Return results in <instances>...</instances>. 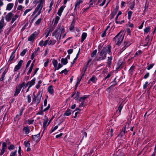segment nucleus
Returning <instances> with one entry per match:
<instances>
[{"label":"nucleus","mask_w":156,"mask_h":156,"mask_svg":"<svg viewBox=\"0 0 156 156\" xmlns=\"http://www.w3.org/2000/svg\"><path fill=\"white\" fill-rule=\"evenodd\" d=\"M111 51L110 46L103 47L102 50L99 51V56L97 58L96 60L100 61L105 59L106 57L107 54H110Z\"/></svg>","instance_id":"obj_1"},{"label":"nucleus","mask_w":156,"mask_h":156,"mask_svg":"<svg viewBox=\"0 0 156 156\" xmlns=\"http://www.w3.org/2000/svg\"><path fill=\"white\" fill-rule=\"evenodd\" d=\"M64 27L63 26H60L53 32L52 35L54 36L57 41L61 39V34L64 32Z\"/></svg>","instance_id":"obj_2"},{"label":"nucleus","mask_w":156,"mask_h":156,"mask_svg":"<svg viewBox=\"0 0 156 156\" xmlns=\"http://www.w3.org/2000/svg\"><path fill=\"white\" fill-rule=\"evenodd\" d=\"M44 0H39V4L37 6L36 8L35 9L32 15H34L38 12V14L35 18L37 16L39 15L41 13V10L43 6V3Z\"/></svg>","instance_id":"obj_3"},{"label":"nucleus","mask_w":156,"mask_h":156,"mask_svg":"<svg viewBox=\"0 0 156 156\" xmlns=\"http://www.w3.org/2000/svg\"><path fill=\"white\" fill-rule=\"evenodd\" d=\"M124 35L122 34L121 32L119 33L114 38L117 41V44L119 45L121 42L123 41L124 38Z\"/></svg>","instance_id":"obj_4"},{"label":"nucleus","mask_w":156,"mask_h":156,"mask_svg":"<svg viewBox=\"0 0 156 156\" xmlns=\"http://www.w3.org/2000/svg\"><path fill=\"white\" fill-rule=\"evenodd\" d=\"M65 7V6H62L61 7H60V8L59 9L58 12H57V14L59 16H56L55 18V23L54 24L57 25V24L58 23V22L60 19V17L59 16H61L62 13V12H63L64 9Z\"/></svg>","instance_id":"obj_5"},{"label":"nucleus","mask_w":156,"mask_h":156,"mask_svg":"<svg viewBox=\"0 0 156 156\" xmlns=\"http://www.w3.org/2000/svg\"><path fill=\"white\" fill-rule=\"evenodd\" d=\"M40 93L41 92L40 91L37 97L34 96L33 99V102L36 103L37 105L40 102L42 96V94H40Z\"/></svg>","instance_id":"obj_6"},{"label":"nucleus","mask_w":156,"mask_h":156,"mask_svg":"<svg viewBox=\"0 0 156 156\" xmlns=\"http://www.w3.org/2000/svg\"><path fill=\"white\" fill-rule=\"evenodd\" d=\"M23 83H22V84H20L17 85L14 95V96H17L19 94L23 87Z\"/></svg>","instance_id":"obj_7"},{"label":"nucleus","mask_w":156,"mask_h":156,"mask_svg":"<svg viewBox=\"0 0 156 156\" xmlns=\"http://www.w3.org/2000/svg\"><path fill=\"white\" fill-rule=\"evenodd\" d=\"M37 35V32H34L33 34H32L28 38V41H29L32 42L33 41L35 37Z\"/></svg>","instance_id":"obj_8"},{"label":"nucleus","mask_w":156,"mask_h":156,"mask_svg":"<svg viewBox=\"0 0 156 156\" xmlns=\"http://www.w3.org/2000/svg\"><path fill=\"white\" fill-rule=\"evenodd\" d=\"M35 78H34L30 81H29L27 83L26 86H28L29 88H30L32 86L34 85L35 83Z\"/></svg>","instance_id":"obj_9"},{"label":"nucleus","mask_w":156,"mask_h":156,"mask_svg":"<svg viewBox=\"0 0 156 156\" xmlns=\"http://www.w3.org/2000/svg\"><path fill=\"white\" fill-rule=\"evenodd\" d=\"M23 61L22 60H20L18 64L15 66L14 68V71H16L19 70L21 68Z\"/></svg>","instance_id":"obj_10"},{"label":"nucleus","mask_w":156,"mask_h":156,"mask_svg":"<svg viewBox=\"0 0 156 156\" xmlns=\"http://www.w3.org/2000/svg\"><path fill=\"white\" fill-rule=\"evenodd\" d=\"M130 44V42H125L121 45V49L122 51L124 50L128 47Z\"/></svg>","instance_id":"obj_11"},{"label":"nucleus","mask_w":156,"mask_h":156,"mask_svg":"<svg viewBox=\"0 0 156 156\" xmlns=\"http://www.w3.org/2000/svg\"><path fill=\"white\" fill-rule=\"evenodd\" d=\"M126 132V125L122 128V130L120 132V134L118 135V136L119 137H122L124 136Z\"/></svg>","instance_id":"obj_12"},{"label":"nucleus","mask_w":156,"mask_h":156,"mask_svg":"<svg viewBox=\"0 0 156 156\" xmlns=\"http://www.w3.org/2000/svg\"><path fill=\"white\" fill-rule=\"evenodd\" d=\"M48 39L46 40L44 42L43 40H42L40 41L39 43V45L41 47L43 46H46L48 44Z\"/></svg>","instance_id":"obj_13"},{"label":"nucleus","mask_w":156,"mask_h":156,"mask_svg":"<svg viewBox=\"0 0 156 156\" xmlns=\"http://www.w3.org/2000/svg\"><path fill=\"white\" fill-rule=\"evenodd\" d=\"M13 16V14L12 12H9L8 13L6 16L5 18L7 22H9L11 19V18Z\"/></svg>","instance_id":"obj_14"},{"label":"nucleus","mask_w":156,"mask_h":156,"mask_svg":"<svg viewBox=\"0 0 156 156\" xmlns=\"http://www.w3.org/2000/svg\"><path fill=\"white\" fill-rule=\"evenodd\" d=\"M6 145L5 143H3L2 146V149L0 152V155H2L5 152L6 149Z\"/></svg>","instance_id":"obj_15"},{"label":"nucleus","mask_w":156,"mask_h":156,"mask_svg":"<svg viewBox=\"0 0 156 156\" xmlns=\"http://www.w3.org/2000/svg\"><path fill=\"white\" fill-rule=\"evenodd\" d=\"M40 134L39 133L38 134L32 136V139L33 140L35 141L36 142L39 141L40 139Z\"/></svg>","instance_id":"obj_16"},{"label":"nucleus","mask_w":156,"mask_h":156,"mask_svg":"<svg viewBox=\"0 0 156 156\" xmlns=\"http://www.w3.org/2000/svg\"><path fill=\"white\" fill-rule=\"evenodd\" d=\"M14 6V4L12 3H10L8 4L6 6V10L10 11L13 8Z\"/></svg>","instance_id":"obj_17"},{"label":"nucleus","mask_w":156,"mask_h":156,"mask_svg":"<svg viewBox=\"0 0 156 156\" xmlns=\"http://www.w3.org/2000/svg\"><path fill=\"white\" fill-rule=\"evenodd\" d=\"M4 26V18L3 17L0 20V30L2 29Z\"/></svg>","instance_id":"obj_18"},{"label":"nucleus","mask_w":156,"mask_h":156,"mask_svg":"<svg viewBox=\"0 0 156 156\" xmlns=\"http://www.w3.org/2000/svg\"><path fill=\"white\" fill-rule=\"evenodd\" d=\"M23 130L25 134H28L30 131V129L28 126L24 127L23 129Z\"/></svg>","instance_id":"obj_19"},{"label":"nucleus","mask_w":156,"mask_h":156,"mask_svg":"<svg viewBox=\"0 0 156 156\" xmlns=\"http://www.w3.org/2000/svg\"><path fill=\"white\" fill-rule=\"evenodd\" d=\"M51 30L50 28H48L46 29L45 33L44 34V35H45L46 38L48 36Z\"/></svg>","instance_id":"obj_20"},{"label":"nucleus","mask_w":156,"mask_h":156,"mask_svg":"<svg viewBox=\"0 0 156 156\" xmlns=\"http://www.w3.org/2000/svg\"><path fill=\"white\" fill-rule=\"evenodd\" d=\"M50 38L48 37V39L49 40ZM56 42V41L55 40H51L49 41H48V44L49 45H52L55 44Z\"/></svg>","instance_id":"obj_21"},{"label":"nucleus","mask_w":156,"mask_h":156,"mask_svg":"<svg viewBox=\"0 0 156 156\" xmlns=\"http://www.w3.org/2000/svg\"><path fill=\"white\" fill-rule=\"evenodd\" d=\"M87 36V34L86 33L83 32L82 33L81 35V42L83 43L85 39Z\"/></svg>","instance_id":"obj_22"},{"label":"nucleus","mask_w":156,"mask_h":156,"mask_svg":"<svg viewBox=\"0 0 156 156\" xmlns=\"http://www.w3.org/2000/svg\"><path fill=\"white\" fill-rule=\"evenodd\" d=\"M48 90L50 94H53L54 93V90L52 86L51 85L49 86L48 88Z\"/></svg>","instance_id":"obj_23"},{"label":"nucleus","mask_w":156,"mask_h":156,"mask_svg":"<svg viewBox=\"0 0 156 156\" xmlns=\"http://www.w3.org/2000/svg\"><path fill=\"white\" fill-rule=\"evenodd\" d=\"M61 62L62 64L65 65L68 63L67 59L66 58H62L61 60Z\"/></svg>","instance_id":"obj_24"},{"label":"nucleus","mask_w":156,"mask_h":156,"mask_svg":"<svg viewBox=\"0 0 156 156\" xmlns=\"http://www.w3.org/2000/svg\"><path fill=\"white\" fill-rule=\"evenodd\" d=\"M15 51H13L11 54V56H10L9 60V61H12L13 59L15 56Z\"/></svg>","instance_id":"obj_25"},{"label":"nucleus","mask_w":156,"mask_h":156,"mask_svg":"<svg viewBox=\"0 0 156 156\" xmlns=\"http://www.w3.org/2000/svg\"><path fill=\"white\" fill-rule=\"evenodd\" d=\"M95 1L94 0H90L88 3L89 7H94V4H95Z\"/></svg>","instance_id":"obj_26"},{"label":"nucleus","mask_w":156,"mask_h":156,"mask_svg":"<svg viewBox=\"0 0 156 156\" xmlns=\"http://www.w3.org/2000/svg\"><path fill=\"white\" fill-rule=\"evenodd\" d=\"M71 110L70 109H67L64 114V116H68L71 114Z\"/></svg>","instance_id":"obj_27"},{"label":"nucleus","mask_w":156,"mask_h":156,"mask_svg":"<svg viewBox=\"0 0 156 156\" xmlns=\"http://www.w3.org/2000/svg\"><path fill=\"white\" fill-rule=\"evenodd\" d=\"M52 62L53 64V65L54 67L55 68L57 67V66L58 62L55 59H53L52 60Z\"/></svg>","instance_id":"obj_28"},{"label":"nucleus","mask_w":156,"mask_h":156,"mask_svg":"<svg viewBox=\"0 0 156 156\" xmlns=\"http://www.w3.org/2000/svg\"><path fill=\"white\" fill-rule=\"evenodd\" d=\"M97 79V78L94 76H93L89 80V81H91L93 83H95Z\"/></svg>","instance_id":"obj_29"},{"label":"nucleus","mask_w":156,"mask_h":156,"mask_svg":"<svg viewBox=\"0 0 156 156\" xmlns=\"http://www.w3.org/2000/svg\"><path fill=\"white\" fill-rule=\"evenodd\" d=\"M18 16L17 14H16L14 16H13L12 19L11 23H13L18 18Z\"/></svg>","instance_id":"obj_30"},{"label":"nucleus","mask_w":156,"mask_h":156,"mask_svg":"<svg viewBox=\"0 0 156 156\" xmlns=\"http://www.w3.org/2000/svg\"><path fill=\"white\" fill-rule=\"evenodd\" d=\"M5 71L2 74L1 77L0 78V81H2L4 80V78L5 76Z\"/></svg>","instance_id":"obj_31"},{"label":"nucleus","mask_w":156,"mask_h":156,"mask_svg":"<svg viewBox=\"0 0 156 156\" xmlns=\"http://www.w3.org/2000/svg\"><path fill=\"white\" fill-rule=\"evenodd\" d=\"M97 53V50H94L92 52V53L91 56V57H93L94 56H95L96 55Z\"/></svg>","instance_id":"obj_32"},{"label":"nucleus","mask_w":156,"mask_h":156,"mask_svg":"<svg viewBox=\"0 0 156 156\" xmlns=\"http://www.w3.org/2000/svg\"><path fill=\"white\" fill-rule=\"evenodd\" d=\"M142 53V51L141 50H139L136 51L134 55V57H136L137 55H140Z\"/></svg>","instance_id":"obj_33"},{"label":"nucleus","mask_w":156,"mask_h":156,"mask_svg":"<svg viewBox=\"0 0 156 156\" xmlns=\"http://www.w3.org/2000/svg\"><path fill=\"white\" fill-rule=\"evenodd\" d=\"M24 144L26 147H30V144L28 141H24Z\"/></svg>","instance_id":"obj_34"},{"label":"nucleus","mask_w":156,"mask_h":156,"mask_svg":"<svg viewBox=\"0 0 156 156\" xmlns=\"http://www.w3.org/2000/svg\"><path fill=\"white\" fill-rule=\"evenodd\" d=\"M112 60V56L108 57V62L109 65H110L111 64Z\"/></svg>","instance_id":"obj_35"},{"label":"nucleus","mask_w":156,"mask_h":156,"mask_svg":"<svg viewBox=\"0 0 156 156\" xmlns=\"http://www.w3.org/2000/svg\"><path fill=\"white\" fill-rule=\"evenodd\" d=\"M150 30V28L149 27H147L144 30L145 34L148 33Z\"/></svg>","instance_id":"obj_36"},{"label":"nucleus","mask_w":156,"mask_h":156,"mask_svg":"<svg viewBox=\"0 0 156 156\" xmlns=\"http://www.w3.org/2000/svg\"><path fill=\"white\" fill-rule=\"evenodd\" d=\"M132 14V12L131 11H129L128 12V19L129 20H130L131 19V16Z\"/></svg>","instance_id":"obj_37"},{"label":"nucleus","mask_w":156,"mask_h":156,"mask_svg":"<svg viewBox=\"0 0 156 156\" xmlns=\"http://www.w3.org/2000/svg\"><path fill=\"white\" fill-rule=\"evenodd\" d=\"M74 22L73 21L69 28V30H73L74 27Z\"/></svg>","instance_id":"obj_38"},{"label":"nucleus","mask_w":156,"mask_h":156,"mask_svg":"<svg viewBox=\"0 0 156 156\" xmlns=\"http://www.w3.org/2000/svg\"><path fill=\"white\" fill-rule=\"evenodd\" d=\"M88 97L87 96L85 95L83 97H81L80 99V101H84Z\"/></svg>","instance_id":"obj_39"},{"label":"nucleus","mask_w":156,"mask_h":156,"mask_svg":"<svg viewBox=\"0 0 156 156\" xmlns=\"http://www.w3.org/2000/svg\"><path fill=\"white\" fill-rule=\"evenodd\" d=\"M32 10V9H27L25 10L23 14V16H25L26 14Z\"/></svg>","instance_id":"obj_40"},{"label":"nucleus","mask_w":156,"mask_h":156,"mask_svg":"<svg viewBox=\"0 0 156 156\" xmlns=\"http://www.w3.org/2000/svg\"><path fill=\"white\" fill-rule=\"evenodd\" d=\"M17 151L16 150L11 153L10 156H15L17 153Z\"/></svg>","instance_id":"obj_41"},{"label":"nucleus","mask_w":156,"mask_h":156,"mask_svg":"<svg viewBox=\"0 0 156 156\" xmlns=\"http://www.w3.org/2000/svg\"><path fill=\"white\" fill-rule=\"evenodd\" d=\"M80 3L78 1L76 2L75 3V9H76L78 6L80 5Z\"/></svg>","instance_id":"obj_42"},{"label":"nucleus","mask_w":156,"mask_h":156,"mask_svg":"<svg viewBox=\"0 0 156 156\" xmlns=\"http://www.w3.org/2000/svg\"><path fill=\"white\" fill-rule=\"evenodd\" d=\"M24 0H16V2H15V5H17L18 2H19L20 4H21L22 3Z\"/></svg>","instance_id":"obj_43"},{"label":"nucleus","mask_w":156,"mask_h":156,"mask_svg":"<svg viewBox=\"0 0 156 156\" xmlns=\"http://www.w3.org/2000/svg\"><path fill=\"white\" fill-rule=\"evenodd\" d=\"M154 64H151L147 67V69L148 70H149L151 69L154 66Z\"/></svg>","instance_id":"obj_44"},{"label":"nucleus","mask_w":156,"mask_h":156,"mask_svg":"<svg viewBox=\"0 0 156 156\" xmlns=\"http://www.w3.org/2000/svg\"><path fill=\"white\" fill-rule=\"evenodd\" d=\"M62 66V65L60 63H59L58 65L57 66V67L55 68V70H58Z\"/></svg>","instance_id":"obj_45"},{"label":"nucleus","mask_w":156,"mask_h":156,"mask_svg":"<svg viewBox=\"0 0 156 156\" xmlns=\"http://www.w3.org/2000/svg\"><path fill=\"white\" fill-rule=\"evenodd\" d=\"M34 121V120H33L31 119H28L27 120V123L29 124L30 125L33 124V123Z\"/></svg>","instance_id":"obj_46"},{"label":"nucleus","mask_w":156,"mask_h":156,"mask_svg":"<svg viewBox=\"0 0 156 156\" xmlns=\"http://www.w3.org/2000/svg\"><path fill=\"white\" fill-rule=\"evenodd\" d=\"M41 18L39 19L35 22V24L36 25H38L41 22Z\"/></svg>","instance_id":"obj_47"},{"label":"nucleus","mask_w":156,"mask_h":156,"mask_svg":"<svg viewBox=\"0 0 156 156\" xmlns=\"http://www.w3.org/2000/svg\"><path fill=\"white\" fill-rule=\"evenodd\" d=\"M50 104H48V106L46 108H45L43 110V111L44 112H46V111H47V110H48L49 108H50Z\"/></svg>","instance_id":"obj_48"},{"label":"nucleus","mask_w":156,"mask_h":156,"mask_svg":"<svg viewBox=\"0 0 156 156\" xmlns=\"http://www.w3.org/2000/svg\"><path fill=\"white\" fill-rule=\"evenodd\" d=\"M26 52V50L24 49L20 54V55L22 56H23L24 55Z\"/></svg>","instance_id":"obj_49"},{"label":"nucleus","mask_w":156,"mask_h":156,"mask_svg":"<svg viewBox=\"0 0 156 156\" xmlns=\"http://www.w3.org/2000/svg\"><path fill=\"white\" fill-rule=\"evenodd\" d=\"M68 72V71L66 69H65L64 70H62L61 72V73H64L65 75H66Z\"/></svg>","instance_id":"obj_50"},{"label":"nucleus","mask_w":156,"mask_h":156,"mask_svg":"<svg viewBox=\"0 0 156 156\" xmlns=\"http://www.w3.org/2000/svg\"><path fill=\"white\" fill-rule=\"evenodd\" d=\"M135 6V2H132V3L131 5H130V9L131 10H133V8H134Z\"/></svg>","instance_id":"obj_51"},{"label":"nucleus","mask_w":156,"mask_h":156,"mask_svg":"<svg viewBox=\"0 0 156 156\" xmlns=\"http://www.w3.org/2000/svg\"><path fill=\"white\" fill-rule=\"evenodd\" d=\"M84 73L83 74V75H82V76L81 77L80 79V78H77V83H76V85H78V84H79V83H80V81L81 80V79L82 78V76H83L84 75Z\"/></svg>","instance_id":"obj_52"},{"label":"nucleus","mask_w":156,"mask_h":156,"mask_svg":"<svg viewBox=\"0 0 156 156\" xmlns=\"http://www.w3.org/2000/svg\"><path fill=\"white\" fill-rule=\"evenodd\" d=\"M33 68V67L31 66H30V67L27 73V74L28 75H29L30 73L31 72L32 70V69Z\"/></svg>","instance_id":"obj_53"},{"label":"nucleus","mask_w":156,"mask_h":156,"mask_svg":"<svg viewBox=\"0 0 156 156\" xmlns=\"http://www.w3.org/2000/svg\"><path fill=\"white\" fill-rule=\"evenodd\" d=\"M58 128V126H56L54 127L51 130V133L53 132L55 130H56Z\"/></svg>","instance_id":"obj_54"},{"label":"nucleus","mask_w":156,"mask_h":156,"mask_svg":"<svg viewBox=\"0 0 156 156\" xmlns=\"http://www.w3.org/2000/svg\"><path fill=\"white\" fill-rule=\"evenodd\" d=\"M122 105H120L119 106L118 108V110L119 112H120V113L121 112V110H122Z\"/></svg>","instance_id":"obj_55"},{"label":"nucleus","mask_w":156,"mask_h":156,"mask_svg":"<svg viewBox=\"0 0 156 156\" xmlns=\"http://www.w3.org/2000/svg\"><path fill=\"white\" fill-rule=\"evenodd\" d=\"M14 146L13 145H11L9 147V150H11L14 149Z\"/></svg>","instance_id":"obj_56"},{"label":"nucleus","mask_w":156,"mask_h":156,"mask_svg":"<svg viewBox=\"0 0 156 156\" xmlns=\"http://www.w3.org/2000/svg\"><path fill=\"white\" fill-rule=\"evenodd\" d=\"M36 55V52H34L31 55V59H33Z\"/></svg>","instance_id":"obj_57"},{"label":"nucleus","mask_w":156,"mask_h":156,"mask_svg":"<svg viewBox=\"0 0 156 156\" xmlns=\"http://www.w3.org/2000/svg\"><path fill=\"white\" fill-rule=\"evenodd\" d=\"M27 99L28 102H30L31 101V99L30 96V95H28L27 96Z\"/></svg>","instance_id":"obj_58"},{"label":"nucleus","mask_w":156,"mask_h":156,"mask_svg":"<svg viewBox=\"0 0 156 156\" xmlns=\"http://www.w3.org/2000/svg\"><path fill=\"white\" fill-rule=\"evenodd\" d=\"M106 0H103L102 2L99 4V6H102L105 3Z\"/></svg>","instance_id":"obj_59"},{"label":"nucleus","mask_w":156,"mask_h":156,"mask_svg":"<svg viewBox=\"0 0 156 156\" xmlns=\"http://www.w3.org/2000/svg\"><path fill=\"white\" fill-rule=\"evenodd\" d=\"M149 76V73H147L144 76V79H147Z\"/></svg>","instance_id":"obj_60"},{"label":"nucleus","mask_w":156,"mask_h":156,"mask_svg":"<svg viewBox=\"0 0 156 156\" xmlns=\"http://www.w3.org/2000/svg\"><path fill=\"white\" fill-rule=\"evenodd\" d=\"M148 84V82H146L145 84L144 85L143 88L144 89H145L147 87V85Z\"/></svg>","instance_id":"obj_61"},{"label":"nucleus","mask_w":156,"mask_h":156,"mask_svg":"<svg viewBox=\"0 0 156 156\" xmlns=\"http://www.w3.org/2000/svg\"><path fill=\"white\" fill-rule=\"evenodd\" d=\"M67 52L69 54H71L73 52V49H69L68 50Z\"/></svg>","instance_id":"obj_62"},{"label":"nucleus","mask_w":156,"mask_h":156,"mask_svg":"<svg viewBox=\"0 0 156 156\" xmlns=\"http://www.w3.org/2000/svg\"><path fill=\"white\" fill-rule=\"evenodd\" d=\"M23 8V6L22 5H20L19 6H18L17 7V9L19 10H20L22 9Z\"/></svg>","instance_id":"obj_63"},{"label":"nucleus","mask_w":156,"mask_h":156,"mask_svg":"<svg viewBox=\"0 0 156 156\" xmlns=\"http://www.w3.org/2000/svg\"><path fill=\"white\" fill-rule=\"evenodd\" d=\"M43 112H44L43 111V110H41L40 111H39L38 112L37 114L38 115H43Z\"/></svg>","instance_id":"obj_64"}]
</instances>
